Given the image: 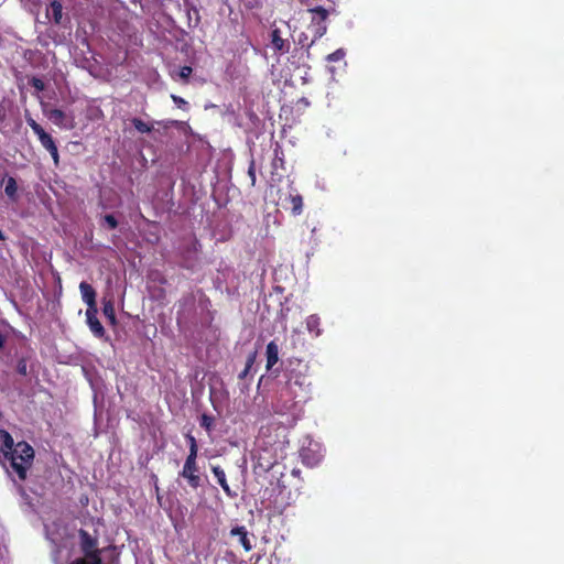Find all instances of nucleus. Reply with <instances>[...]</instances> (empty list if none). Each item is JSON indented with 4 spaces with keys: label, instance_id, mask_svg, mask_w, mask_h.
Here are the masks:
<instances>
[{
    "label": "nucleus",
    "instance_id": "f257e3e1",
    "mask_svg": "<svg viewBox=\"0 0 564 564\" xmlns=\"http://www.w3.org/2000/svg\"><path fill=\"white\" fill-rule=\"evenodd\" d=\"M282 366L285 383L280 390V399L284 402V409L291 410L299 402L305 401L308 395L310 367L302 359L295 357L288 358Z\"/></svg>",
    "mask_w": 564,
    "mask_h": 564
},
{
    "label": "nucleus",
    "instance_id": "f03ea898",
    "mask_svg": "<svg viewBox=\"0 0 564 564\" xmlns=\"http://www.w3.org/2000/svg\"><path fill=\"white\" fill-rule=\"evenodd\" d=\"M77 536L78 546L83 556L76 557L69 564H104L102 550L99 547V533L97 529L90 532L82 528L78 530Z\"/></svg>",
    "mask_w": 564,
    "mask_h": 564
},
{
    "label": "nucleus",
    "instance_id": "7ed1b4c3",
    "mask_svg": "<svg viewBox=\"0 0 564 564\" xmlns=\"http://www.w3.org/2000/svg\"><path fill=\"white\" fill-rule=\"evenodd\" d=\"M10 462L11 468L17 473L20 480H25L28 470L32 467L34 460V449L25 441L18 442L8 456L4 458Z\"/></svg>",
    "mask_w": 564,
    "mask_h": 564
},
{
    "label": "nucleus",
    "instance_id": "20e7f679",
    "mask_svg": "<svg viewBox=\"0 0 564 564\" xmlns=\"http://www.w3.org/2000/svg\"><path fill=\"white\" fill-rule=\"evenodd\" d=\"M178 476L184 478L187 481V485L196 490L202 486L203 479L199 471V467L197 465V457H192V455H187L182 470L178 473Z\"/></svg>",
    "mask_w": 564,
    "mask_h": 564
},
{
    "label": "nucleus",
    "instance_id": "39448f33",
    "mask_svg": "<svg viewBox=\"0 0 564 564\" xmlns=\"http://www.w3.org/2000/svg\"><path fill=\"white\" fill-rule=\"evenodd\" d=\"M25 121L30 126V128L33 130V132L37 135L39 141L41 142L42 147L44 149L52 150L54 147H56V143L52 135L47 133L41 124H39L30 115H25Z\"/></svg>",
    "mask_w": 564,
    "mask_h": 564
},
{
    "label": "nucleus",
    "instance_id": "423d86ee",
    "mask_svg": "<svg viewBox=\"0 0 564 564\" xmlns=\"http://www.w3.org/2000/svg\"><path fill=\"white\" fill-rule=\"evenodd\" d=\"M273 160L271 162V181L280 182L283 175L279 170L285 171V160L282 147L276 142L273 149Z\"/></svg>",
    "mask_w": 564,
    "mask_h": 564
},
{
    "label": "nucleus",
    "instance_id": "0eeeda50",
    "mask_svg": "<svg viewBox=\"0 0 564 564\" xmlns=\"http://www.w3.org/2000/svg\"><path fill=\"white\" fill-rule=\"evenodd\" d=\"M271 46L275 54L283 55L289 53L291 44L289 40L282 39L279 29H273L271 31Z\"/></svg>",
    "mask_w": 564,
    "mask_h": 564
},
{
    "label": "nucleus",
    "instance_id": "6e6552de",
    "mask_svg": "<svg viewBox=\"0 0 564 564\" xmlns=\"http://www.w3.org/2000/svg\"><path fill=\"white\" fill-rule=\"evenodd\" d=\"M98 310L86 311L87 324L89 326L90 332L97 338H104L106 335V330L97 317Z\"/></svg>",
    "mask_w": 564,
    "mask_h": 564
},
{
    "label": "nucleus",
    "instance_id": "1a4fd4ad",
    "mask_svg": "<svg viewBox=\"0 0 564 564\" xmlns=\"http://www.w3.org/2000/svg\"><path fill=\"white\" fill-rule=\"evenodd\" d=\"M230 536L238 538L239 543L243 547L246 552H249L252 550L253 545L251 542V536L246 527L239 525L235 527L230 530Z\"/></svg>",
    "mask_w": 564,
    "mask_h": 564
},
{
    "label": "nucleus",
    "instance_id": "9d476101",
    "mask_svg": "<svg viewBox=\"0 0 564 564\" xmlns=\"http://www.w3.org/2000/svg\"><path fill=\"white\" fill-rule=\"evenodd\" d=\"M79 290L82 293L83 301L88 306L86 311L97 310L95 289L89 283L83 281L79 284Z\"/></svg>",
    "mask_w": 564,
    "mask_h": 564
},
{
    "label": "nucleus",
    "instance_id": "9b49d317",
    "mask_svg": "<svg viewBox=\"0 0 564 564\" xmlns=\"http://www.w3.org/2000/svg\"><path fill=\"white\" fill-rule=\"evenodd\" d=\"M284 208H290L294 216L301 215L303 212V197L299 193H290L285 198Z\"/></svg>",
    "mask_w": 564,
    "mask_h": 564
},
{
    "label": "nucleus",
    "instance_id": "f8f14e48",
    "mask_svg": "<svg viewBox=\"0 0 564 564\" xmlns=\"http://www.w3.org/2000/svg\"><path fill=\"white\" fill-rule=\"evenodd\" d=\"M265 357H267L265 369H267V371H270L279 361V345L274 340H271L267 345Z\"/></svg>",
    "mask_w": 564,
    "mask_h": 564
},
{
    "label": "nucleus",
    "instance_id": "ddd939ff",
    "mask_svg": "<svg viewBox=\"0 0 564 564\" xmlns=\"http://www.w3.org/2000/svg\"><path fill=\"white\" fill-rule=\"evenodd\" d=\"M46 117L56 126L61 127V128H72L73 126L69 124H65V119H66V113L61 110V109H57V108H54V109H50V110H45L44 111Z\"/></svg>",
    "mask_w": 564,
    "mask_h": 564
},
{
    "label": "nucleus",
    "instance_id": "4468645a",
    "mask_svg": "<svg viewBox=\"0 0 564 564\" xmlns=\"http://www.w3.org/2000/svg\"><path fill=\"white\" fill-rule=\"evenodd\" d=\"M212 473L217 479V482L223 488L225 494L229 497H234L235 495L231 492V489L227 482L225 470L220 466H212Z\"/></svg>",
    "mask_w": 564,
    "mask_h": 564
},
{
    "label": "nucleus",
    "instance_id": "2eb2a0df",
    "mask_svg": "<svg viewBox=\"0 0 564 564\" xmlns=\"http://www.w3.org/2000/svg\"><path fill=\"white\" fill-rule=\"evenodd\" d=\"M0 452L6 458L8 456V452H11L15 444L11 434L3 429H0Z\"/></svg>",
    "mask_w": 564,
    "mask_h": 564
},
{
    "label": "nucleus",
    "instance_id": "dca6fc26",
    "mask_svg": "<svg viewBox=\"0 0 564 564\" xmlns=\"http://www.w3.org/2000/svg\"><path fill=\"white\" fill-rule=\"evenodd\" d=\"M308 12L312 13V20H311V23H318V24H322V25H326V20L328 18V10H326L325 8L318 6V7H315V8H311L308 9Z\"/></svg>",
    "mask_w": 564,
    "mask_h": 564
},
{
    "label": "nucleus",
    "instance_id": "f3484780",
    "mask_svg": "<svg viewBox=\"0 0 564 564\" xmlns=\"http://www.w3.org/2000/svg\"><path fill=\"white\" fill-rule=\"evenodd\" d=\"M47 14L51 15L52 20L56 24H61L63 18V6L59 1L53 0L47 9Z\"/></svg>",
    "mask_w": 564,
    "mask_h": 564
},
{
    "label": "nucleus",
    "instance_id": "a211bd4d",
    "mask_svg": "<svg viewBox=\"0 0 564 564\" xmlns=\"http://www.w3.org/2000/svg\"><path fill=\"white\" fill-rule=\"evenodd\" d=\"M308 31L312 33L313 39L307 44V47L312 46L316 40L321 39L326 33L327 25H322V24H318V23H315V22L314 23H310Z\"/></svg>",
    "mask_w": 564,
    "mask_h": 564
},
{
    "label": "nucleus",
    "instance_id": "6ab92c4d",
    "mask_svg": "<svg viewBox=\"0 0 564 564\" xmlns=\"http://www.w3.org/2000/svg\"><path fill=\"white\" fill-rule=\"evenodd\" d=\"M257 355L258 354H257L256 350L248 355L247 360H246L245 369L238 375V379L239 380L246 379L247 376L250 373L253 365L256 364Z\"/></svg>",
    "mask_w": 564,
    "mask_h": 564
},
{
    "label": "nucleus",
    "instance_id": "aec40b11",
    "mask_svg": "<svg viewBox=\"0 0 564 564\" xmlns=\"http://www.w3.org/2000/svg\"><path fill=\"white\" fill-rule=\"evenodd\" d=\"M18 184L14 177L9 176L6 181L4 193L12 199L17 200Z\"/></svg>",
    "mask_w": 564,
    "mask_h": 564
},
{
    "label": "nucleus",
    "instance_id": "412c9836",
    "mask_svg": "<svg viewBox=\"0 0 564 564\" xmlns=\"http://www.w3.org/2000/svg\"><path fill=\"white\" fill-rule=\"evenodd\" d=\"M102 313L108 318L110 324L115 325L117 323L115 305L111 300L104 301Z\"/></svg>",
    "mask_w": 564,
    "mask_h": 564
},
{
    "label": "nucleus",
    "instance_id": "4be33fe9",
    "mask_svg": "<svg viewBox=\"0 0 564 564\" xmlns=\"http://www.w3.org/2000/svg\"><path fill=\"white\" fill-rule=\"evenodd\" d=\"M131 123L140 133H150L153 130V126L151 123H147L140 118H132Z\"/></svg>",
    "mask_w": 564,
    "mask_h": 564
},
{
    "label": "nucleus",
    "instance_id": "5701e85b",
    "mask_svg": "<svg viewBox=\"0 0 564 564\" xmlns=\"http://www.w3.org/2000/svg\"><path fill=\"white\" fill-rule=\"evenodd\" d=\"M319 317L317 315H310L306 319V328L308 332H315L316 335L321 334L319 330Z\"/></svg>",
    "mask_w": 564,
    "mask_h": 564
},
{
    "label": "nucleus",
    "instance_id": "b1692460",
    "mask_svg": "<svg viewBox=\"0 0 564 564\" xmlns=\"http://www.w3.org/2000/svg\"><path fill=\"white\" fill-rule=\"evenodd\" d=\"M183 6H184L185 11H193L194 23H199L200 22L199 10L195 6L194 1L193 0H183Z\"/></svg>",
    "mask_w": 564,
    "mask_h": 564
},
{
    "label": "nucleus",
    "instance_id": "393cba45",
    "mask_svg": "<svg viewBox=\"0 0 564 564\" xmlns=\"http://www.w3.org/2000/svg\"><path fill=\"white\" fill-rule=\"evenodd\" d=\"M214 416L203 413L199 419V424L203 429H205L208 433L213 431L214 429Z\"/></svg>",
    "mask_w": 564,
    "mask_h": 564
},
{
    "label": "nucleus",
    "instance_id": "a878e982",
    "mask_svg": "<svg viewBox=\"0 0 564 564\" xmlns=\"http://www.w3.org/2000/svg\"><path fill=\"white\" fill-rule=\"evenodd\" d=\"M186 440H187L188 446H189L188 455H192V457H197L198 446H197L196 438L192 434H186Z\"/></svg>",
    "mask_w": 564,
    "mask_h": 564
},
{
    "label": "nucleus",
    "instance_id": "bb28decb",
    "mask_svg": "<svg viewBox=\"0 0 564 564\" xmlns=\"http://www.w3.org/2000/svg\"><path fill=\"white\" fill-rule=\"evenodd\" d=\"M248 176L250 178V186L254 187L257 183V176H256V162L253 159L250 160L249 166H248Z\"/></svg>",
    "mask_w": 564,
    "mask_h": 564
},
{
    "label": "nucleus",
    "instance_id": "cd10ccee",
    "mask_svg": "<svg viewBox=\"0 0 564 564\" xmlns=\"http://www.w3.org/2000/svg\"><path fill=\"white\" fill-rule=\"evenodd\" d=\"M29 84L37 91H43L45 89L44 82L39 77H32Z\"/></svg>",
    "mask_w": 564,
    "mask_h": 564
},
{
    "label": "nucleus",
    "instance_id": "c85d7f7f",
    "mask_svg": "<svg viewBox=\"0 0 564 564\" xmlns=\"http://www.w3.org/2000/svg\"><path fill=\"white\" fill-rule=\"evenodd\" d=\"M105 223L108 225L110 229H116L118 227V220L111 214H107L104 216Z\"/></svg>",
    "mask_w": 564,
    "mask_h": 564
},
{
    "label": "nucleus",
    "instance_id": "c756f323",
    "mask_svg": "<svg viewBox=\"0 0 564 564\" xmlns=\"http://www.w3.org/2000/svg\"><path fill=\"white\" fill-rule=\"evenodd\" d=\"M192 73L193 68L191 66H183L180 68L178 76L185 82H187Z\"/></svg>",
    "mask_w": 564,
    "mask_h": 564
},
{
    "label": "nucleus",
    "instance_id": "7c9ffc66",
    "mask_svg": "<svg viewBox=\"0 0 564 564\" xmlns=\"http://www.w3.org/2000/svg\"><path fill=\"white\" fill-rule=\"evenodd\" d=\"M171 97H172V100L174 101V104H175L178 108H182V109L187 108L188 102H187L184 98H182V97H180V96H176V95H172Z\"/></svg>",
    "mask_w": 564,
    "mask_h": 564
},
{
    "label": "nucleus",
    "instance_id": "2f4dec72",
    "mask_svg": "<svg viewBox=\"0 0 564 564\" xmlns=\"http://www.w3.org/2000/svg\"><path fill=\"white\" fill-rule=\"evenodd\" d=\"M344 56V52L341 50H338L332 54L328 55V61L336 62L339 61Z\"/></svg>",
    "mask_w": 564,
    "mask_h": 564
},
{
    "label": "nucleus",
    "instance_id": "473e14b6",
    "mask_svg": "<svg viewBox=\"0 0 564 564\" xmlns=\"http://www.w3.org/2000/svg\"><path fill=\"white\" fill-rule=\"evenodd\" d=\"M53 161H54V164L57 166L58 165V162H59V155H58V150H57V147H54L52 150H48Z\"/></svg>",
    "mask_w": 564,
    "mask_h": 564
},
{
    "label": "nucleus",
    "instance_id": "72a5a7b5",
    "mask_svg": "<svg viewBox=\"0 0 564 564\" xmlns=\"http://www.w3.org/2000/svg\"><path fill=\"white\" fill-rule=\"evenodd\" d=\"M185 12H186L188 28H196L199 23H194L193 11H185Z\"/></svg>",
    "mask_w": 564,
    "mask_h": 564
},
{
    "label": "nucleus",
    "instance_id": "f704fd0d",
    "mask_svg": "<svg viewBox=\"0 0 564 564\" xmlns=\"http://www.w3.org/2000/svg\"><path fill=\"white\" fill-rule=\"evenodd\" d=\"M18 372L22 376H26V364L24 361L18 364Z\"/></svg>",
    "mask_w": 564,
    "mask_h": 564
},
{
    "label": "nucleus",
    "instance_id": "c9c22d12",
    "mask_svg": "<svg viewBox=\"0 0 564 564\" xmlns=\"http://www.w3.org/2000/svg\"><path fill=\"white\" fill-rule=\"evenodd\" d=\"M306 40H307L306 34L302 33V34L300 35V39H299V44H301L302 46H305V45H306V44H305V41H306Z\"/></svg>",
    "mask_w": 564,
    "mask_h": 564
},
{
    "label": "nucleus",
    "instance_id": "e433bc0d",
    "mask_svg": "<svg viewBox=\"0 0 564 564\" xmlns=\"http://www.w3.org/2000/svg\"><path fill=\"white\" fill-rule=\"evenodd\" d=\"M300 473H301V470H300V469H296V468H294V469L292 470V475H294V476H299V475H300Z\"/></svg>",
    "mask_w": 564,
    "mask_h": 564
},
{
    "label": "nucleus",
    "instance_id": "4c0bfd02",
    "mask_svg": "<svg viewBox=\"0 0 564 564\" xmlns=\"http://www.w3.org/2000/svg\"><path fill=\"white\" fill-rule=\"evenodd\" d=\"M0 240H4V235L1 230H0Z\"/></svg>",
    "mask_w": 564,
    "mask_h": 564
}]
</instances>
